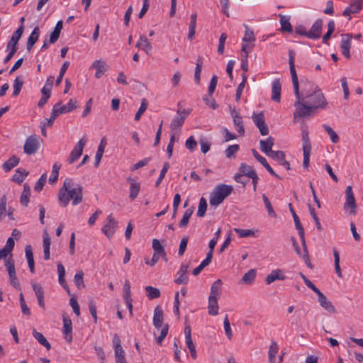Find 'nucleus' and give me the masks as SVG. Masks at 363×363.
I'll return each instance as SVG.
<instances>
[{"mask_svg": "<svg viewBox=\"0 0 363 363\" xmlns=\"http://www.w3.org/2000/svg\"><path fill=\"white\" fill-rule=\"evenodd\" d=\"M295 52L289 51V69L296 101L294 103V122L296 123L298 117L303 118L311 115L317 109H325L328 102L320 89L313 82L301 80V89L295 68Z\"/></svg>", "mask_w": 363, "mask_h": 363, "instance_id": "1", "label": "nucleus"}, {"mask_svg": "<svg viewBox=\"0 0 363 363\" xmlns=\"http://www.w3.org/2000/svg\"><path fill=\"white\" fill-rule=\"evenodd\" d=\"M82 190L83 187L81 184L74 183L71 178H66L58 193L60 206L66 207L71 200L74 206L79 204L83 199Z\"/></svg>", "mask_w": 363, "mask_h": 363, "instance_id": "2", "label": "nucleus"}, {"mask_svg": "<svg viewBox=\"0 0 363 363\" xmlns=\"http://www.w3.org/2000/svg\"><path fill=\"white\" fill-rule=\"evenodd\" d=\"M233 190V188L230 185L221 184L216 186L214 190L211 193L209 199L210 204L213 206H218L232 193Z\"/></svg>", "mask_w": 363, "mask_h": 363, "instance_id": "3", "label": "nucleus"}, {"mask_svg": "<svg viewBox=\"0 0 363 363\" xmlns=\"http://www.w3.org/2000/svg\"><path fill=\"white\" fill-rule=\"evenodd\" d=\"M24 30V26H20L19 28L13 33L11 39L7 43L6 50H10L9 54L6 56L4 60V63L6 64L13 57L14 54L18 50L17 44L18 40L21 39L22 34Z\"/></svg>", "mask_w": 363, "mask_h": 363, "instance_id": "4", "label": "nucleus"}, {"mask_svg": "<svg viewBox=\"0 0 363 363\" xmlns=\"http://www.w3.org/2000/svg\"><path fill=\"white\" fill-rule=\"evenodd\" d=\"M40 147V141L36 135H31L27 138L23 145L24 152L27 155L35 153Z\"/></svg>", "mask_w": 363, "mask_h": 363, "instance_id": "5", "label": "nucleus"}, {"mask_svg": "<svg viewBox=\"0 0 363 363\" xmlns=\"http://www.w3.org/2000/svg\"><path fill=\"white\" fill-rule=\"evenodd\" d=\"M190 111L186 109H178L177 115L174 117L170 124L172 131L177 128H181L183 125L186 118L189 115Z\"/></svg>", "mask_w": 363, "mask_h": 363, "instance_id": "6", "label": "nucleus"}, {"mask_svg": "<svg viewBox=\"0 0 363 363\" xmlns=\"http://www.w3.org/2000/svg\"><path fill=\"white\" fill-rule=\"evenodd\" d=\"M252 121L255 125L259 130L262 135H267L269 133V128L265 123L264 115L263 112L254 113L252 116Z\"/></svg>", "mask_w": 363, "mask_h": 363, "instance_id": "7", "label": "nucleus"}, {"mask_svg": "<svg viewBox=\"0 0 363 363\" xmlns=\"http://www.w3.org/2000/svg\"><path fill=\"white\" fill-rule=\"evenodd\" d=\"M86 143V139L85 137L80 139L77 145L73 148L70 153V156L67 160L69 164H73L76 160H77L82 154L84 147L85 146Z\"/></svg>", "mask_w": 363, "mask_h": 363, "instance_id": "8", "label": "nucleus"}, {"mask_svg": "<svg viewBox=\"0 0 363 363\" xmlns=\"http://www.w3.org/2000/svg\"><path fill=\"white\" fill-rule=\"evenodd\" d=\"M345 196H346V201L344 204V208L346 209L347 208H350V213L355 214L357 204H356L355 199H354V194L352 191V188L351 186H347L346 190H345Z\"/></svg>", "mask_w": 363, "mask_h": 363, "instance_id": "9", "label": "nucleus"}, {"mask_svg": "<svg viewBox=\"0 0 363 363\" xmlns=\"http://www.w3.org/2000/svg\"><path fill=\"white\" fill-rule=\"evenodd\" d=\"M323 21L322 19H317L307 33V38L312 40H317L320 38Z\"/></svg>", "mask_w": 363, "mask_h": 363, "instance_id": "10", "label": "nucleus"}, {"mask_svg": "<svg viewBox=\"0 0 363 363\" xmlns=\"http://www.w3.org/2000/svg\"><path fill=\"white\" fill-rule=\"evenodd\" d=\"M352 34L345 33L341 35V51L342 54L347 59L350 58V50L351 48Z\"/></svg>", "mask_w": 363, "mask_h": 363, "instance_id": "11", "label": "nucleus"}, {"mask_svg": "<svg viewBox=\"0 0 363 363\" xmlns=\"http://www.w3.org/2000/svg\"><path fill=\"white\" fill-rule=\"evenodd\" d=\"M106 220L107 223L103 226L102 232L108 238H111L115 233V229L117 228L118 223L115 220L111 214L107 217Z\"/></svg>", "mask_w": 363, "mask_h": 363, "instance_id": "12", "label": "nucleus"}, {"mask_svg": "<svg viewBox=\"0 0 363 363\" xmlns=\"http://www.w3.org/2000/svg\"><path fill=\"white\" fill-rule=\"evenodd\" d=\"M362 6L363 0H352L350 6L344 10L342 14L345 16H349V19H350L351 14L359 13Z\"/></svg>", "mask_w": 363, "mask_h": 363, "instance_id": "13", "label": "nucleus"}, {"mask_svg": "<svg viewBox=\"0 0 363 363\" xmlns=\"http://www.w3.org/2000/svg\"><path fill=\"white\" fill-rule=\"evenodd\" d=\"M274 143V139L272 136H269L266 140L259 141L261 150L269 157H272L273 155L272 153H275L276 152L272 150Z\"/></svg>", "mask_w": 363, "mask_h": 363, "instance_id": "14", "label": "nucleus"}, {"mask_svg": "<svg viewBox=\"0 0 363 363\" xmlns=\"http://www.w3.org/2000/svg\"><path fill=\"white\" fill-rule=\"evenodd\" d=\"M55 106L57 108V109H58V111H60V113L62 114L73 111L74 109L77 108L78 105L77 100L70 99L69 102L66 105H61V102L60 101L55 104Z\"/></svg>", "mask_w": 363, "mask_h": 363, "instance_id": "15", "label": "nucleus"}, {"mask_svg": "<svg viewBox=\"0 0 363 363\" xmlns=\"http://www.w3.org/2000/svg\"><path fill=\"white\" fill-rule=\"evenodd\" d=\"M301 138L303 141V150H311V144L309 138L308 125L303 123L301 126Z\"/></svg>", "mask_w": 363, "mask_h": 363, "instance_id": "16", "label": "nucleus"}, {"mask_svg": "<svg viewBox=\"0 0 363 363\" xmlns=\"http://www.w3.org/2000/svg\"><path fill=\"white\" fill-rule=\"evenodd\" d=\"M289 210H290V212L291 213L292 216H293V218H294V223H295V226H296V228L298 231V233L299 235V237L301 238V241H303V239H305V234H304V229L300 222V220H299V218L298 216H297V214L296 213L293 206H292V204L291 203H289Z\"/></svg>", "mask_w": 363, "mask_h": 363, "instance_id": "17", "label": "nucleus"}, {"mask_svg": "<svg viewBox=\"0 0 363 363\" xmlns=\"http://www.w3.org/2000/svg\"><path fill=\"white\" fill-rule=\"evenodd\" d=\"M164 313L162 308L157 306L154 310L153 325L156 329L160 330L163 323Z\"/></svg>", "mask_w": 363, "mask_h": 363, "instance_id": "18", "label": "nucleus"}, {"mask_svg": "<svg viewBox=\"0 0 363 363\" xmlns=\"http://www.w3.org/2000/svg\"><path fill=\"white\" fill-rule=\"evenodd\" d=\"M31 285L36 296L39 306L43 308H45L44 291L41 285L35 282H32Z\"/></svg>", "mask_w": 363, "mask_h": 363, "instance_id": "19", "label": "nucleus"}, {"mask_svg": "<svg viewBox=\"0 0 363 363\" xmlns=\"http://www.w3.org/2000/svg\"><path fill=\"white\" fill-rule=\"evenodd\" d=\"M318 298L320 305L325 310H326L329 313H335L336 310L335 306L332 304V303L330 301L327 299L326 296L322 292L318 294Z\"/></svg>", "mask_w": 363, "mask_h": 363, "instance_id": "20", "label": "nucleus"}, {"mask_svg": "<svg viewBox=\"0 0 363 363\" xmlns=\"http://www.w3.org/2000/svg\"><path fill=\"white\" fill-rule=\"evenodd\" d=\"M189 266L184 264H181L180 269L177 272L178 277L174 280L177 284H186L188 281V277L186 275Z\"/></svg>", "mask_w": 363, "mask_h": 363, "instance_id": "21", "label": "nucleus"}, {"mask_svg": "<svg viewBox=\"0 0 363 363\" xmlns=\"http://www.w3.org/2000/svg\"><path fill=\"white\" fill-rule=\"evenodd\" d=\"M281 86L279 79H275L272 84V100L279 102L281 99Z\"/></svg>", "mask_w": 363, "mask_h": 363, "instance_id": "22", "label": "nucleus"}, {"mask_svg": "<svg viewBox=\"0 0 363 363\" xmlns=\"http://www.w3.org/2000/svg\"><path fill=\"white\" fill-rule=\"evenodd\" d=\"M72 324L70 318H63V334L65 336V339L68 342H70L72 340Z\"/></svg>", "mask_w": 363, "mask_h": 363, "instance_id": "23", "label": "nucleus"}, {"mask_svg": "<svg viewBox=\"0 0 363 363\" xmlns=\"http://www.w3.org/2000/svg\"><path fill=\"white\" fill-rule=\"evenodd\" d=\"M57 272H58V281L59 284L67 291L69 294H70V291L69 287L67 284V282L65 279V269L63 264L59 262L57 265Z\"/></svg>", "mask_w": 363, "mask_h": 363, "instance_id": "24", "label": "nucleus"}, {"mask_svg": "<svg viewBox=\"0 0 363 363\" xmlns=\"http://www.w3.org/2000/svg\"><path fill=\"white\" fill-rule=\"evenodd\" d=\"M91 67H94L96 69L95 73V77L97 79L101 78L103 74L107 70V66L104 61L102 60H96L92 65Z\"/></svg>", "mask_w": 363, "mask_h": 363, "instance_id": "25", "label": "nucleus"}, {"mask_svg": "<svg viewBox=\"0 0 363 363\" xmlns=\"http://www.w3.org/2000/svg\"><path fill=\"white\" fill-rule=\"evenodd\" d=\"M222 290V281L221 279H217L214 281L211 286V292L208 298L218 299Z\"/></svg>", "mask_w": 363, "mask_h": 363, "instance_id": "26", "label": "nucleus"}, {"mask_svg": "<svg viewBox=\"0 0 363 363\" xmlns=\"http://www.w3.org/2000/svg\"><path fill=\"white\" fill-rule=\"evenodd\" d=\"M273 155L271 158L277 160L279 164L284 167H285L286 169H290V164L288 161L285 160V154L283 151H276L275 153H272Z\"/></svg>", "mask_w": 363, "mask_h": 363, "instance_id": "27", "label": "nucleus"}, {"mask_svg": "<svg viewBox=\"0 0 363 363\" xmlns=\"http://www.w3.org/2000/svg\"><path fill=\"white\" fill-rule=\"evenodd\" d=\"M128 181L130 182V184L129 197L132 201H133L135 199V198L137 197V196L140 191V185L138 182H135L130 177H129L128 179Z\"/></svg>", "mask_w": 363, "mask_h": 363, "instance_id": "28", "label": "nucleus"}, {"mask_svg": "<svg viewBox=\"0 0 363 363\" xmlns=\"http://www.w3.org/2000/svg\"><path fill=\"white\" fill-rule=\"evenodd\" d=\"M106 145V140L104 138H102L100 144L98 147V150L96 151V155H95V162L94 165L96 167H97L101 160L103 154L104 152L105 147Z\"/></svg>", "mask_w": 363, "mask_h": 363, "instance_id": "29", "label": "nucleus"}, {"mask_svg": "<svg viewBox=\"0 0 363 363\" xmlns=\"http://www.w3.org/2000/svg\"><path fill=\"white\" fill-rule=\"evenodd\" d=\"M137 48H140L143 50H144L146 53H149V52L152 50V45L147 38L144 35H140L139 40L136 44Z\"/></svg>", "mask_w": 363, "mask_h": 363, "instance_id": "30", "label": "nucleus"}, {"mask_svg": "<svg viewBox=\"0 0 363 363\" xmlns=\"http://www.w3.org/2000/svg\"><path fill=\"white\" fill-rule=\"evenodd\" d=\"M33 335L35 337V339L42 345H43L48 350H50L51 345L49 343V342L47 340V339L44 337V335L38 332L35 329L33 330Z\"/></svg>", "mask_w": 363, "mask_h": 363, "instance_id": "31", "label": "nucleus"}, {"mask_svg": "<svg viewBox=\"0 0 363 363\" xmlns=\"http://www.w3.org/2000/svg\"><path fill=\"white\" fill-rule=\"evenodd\" d=\"M280 273H281V271L279 269L272 271L265 278V282L267 284H270L276 280H284L285 277L284 275L280 274Z\"/></svg>", "mask_w": 363, "mask_h": 363, "instance_id": "32", "label": "nucleus"}, {"mask_svg": "<svg viewBox=\"0 0 363 363\" xmlns=\"http://www.w3.org/2000/svg\"><path fill=\"white\" fill-rule=\"evenodd\" d=\"M18 163L19 158L13 155L3 164L2 167L6 172H8L11 171L13 167L17 166Z\"/></svg>", "mask_w": 363, "mask_h": 363, "instance_id": "33", "label": "nucleus"}, {"mask_svg": "<svg viewBox=\"0 0 363 363\" xmlns=\"http://www.w3.org/2000/svg\"><path fill=\"white\" fill-rule=\"evenodd\" d=\"M28 174V172L26 170L18 169L16 170L14 174L13 175L11 180L18 184H21Z\"/></svg>", "mask_w": 363, "mask_h": 363, "instance_id": "34", "label": "nucleus"}, {"mask_svg": "<svg viewBox=\"0 0 363 363\" xmlns=\"http://www.w3.org/2000/svg\"><path fill=\"white\" fill-rule=\"evenodd\" d=\"M239 170L241 174L245 175L248 178H252L255 175L257 174L251 166L247 165L245 163H242L240 164Z\"/></svg>", "mask_w": 363, "mask_h": 363, "instance_id": "35", "label": "nucleus"}, {"mask_svg": "<svg viewBox=\"0 0 363 363\" xmlns=\"http://www.w3.org/2000/svg\"><path fill=\"white\" fill-rule=\"evenodd\" d=\"M280 18V23H281V30L283 32H292V26L289 22V17L286 16L284 15L279 14Z\"/></svg>", "mask_w": 363, "mask_h": 363, "instance_id": "36", "label": "nucleus"}, {"mask_svg": "<svg viewBox=\"0 0 363 363\" xmlns=\"http://www.w3.org/2000/svg\"><path fill=\"white\" fill-rule=\"evenodd\" d=\"M257 274L256 269H250L247 273H245L242 279L241 282L245 284H251L254 282L255 277Z\"/></svg>", "mask_w": 363, "mask_h": 363, "instance_id": "37", "label": "nucleus"}, {"mask_svg": "<svg viewBox=\"0 0 363 363\" xmlns=\"http://www.w3.org/2000/svg\"><path fill=\"white\" fill-rule=\"evenodd\" d=\"M218 299L208 298V313L211 315H216L218 313Z\"/></svg>", "mask_w": 363, "mask_h": 363, "instance_id": "38", "label": "nucleus"}, {"mask_svg": "<svg viewBox=\"0 0 363 363\" xmlns=\"http://www.w3.org/2000/svg\"><path fill=\"white\" fill-rule=\"evenodd\" d=\"M152 247L155 254L161 257H165V250L158 239L155 238L152 240Z\"/></svg>", "mask_w": 363, "mask_h": 363, "instance_id": "39", "label": "nucleus"}, {"mask_svg": "<svg viewBox=\"0 0 363 363\" xmlns=\"http://www.w3.org/2000/svg\"><path fill=\"white\" fill-rule=\"evenodd\" d=\"M194 213V208H190L185 211L182 220L179 223L180 228H186L189 223V218Z\"/></svg>", "mask_w": 363, "mask_h": 363, "instance_id": "40", "label": "nucleus"}, {"mask_svg": "<svg viewBox=\"0 0 363 363\" xmlns=\"http://www.w3.org/2000/svg\"><path fill=\"white\" fill-rule=\"evenodd\" d=\"M61 113H60V111L57 109V108L55 106V105L52 107L50 116L49 118H45L43 122H45L47 123V126L51 127L53 125V123L56 118L60 116Z\"/></svg>", "mask_w": 363, "mask_h": 363, "instance_id": "41", "label": "nucleus"}, {"mask_svg": "<svg viewBox=\"0 0 363 363\" xmlns=\"http://www.w3.org/2000/svg\"><path fill=\"white\" fill-rule=\"evenodd\" d=\"M202 69V58L201 57H199L196 63V67H195V72H194V80L196 84H199L200 83V75Z\"/></svg>", "mask_w": 363, "mask_h": 363, "instance_id": "42", "label": "nucleus"}, {"mask_svg": "<svg viewBox=\"0 0 363 363\" xmlns=\"http://www.w3.org/2000/svg\"><path fill=\"white\" fill-rule=\"evenodd\" d=\"M145 291L147 293V296L149 299H154L159 298L160 296V291L158 289L155 288L151 286H147L145 287Z\"/></svg>", "mask_w": 363, "mask_h": 363, "instance_id": "43", "label": "nucleus"}, {"mask_svg": "<svg viewBox=\"0 0 363 363\" xmlns=\"http://www.w3.org/2000/svg\"><path fill=\"white\" fill-rule=\"evenodd\" d=\"M84 272L80 270L79 271L74 277V281L79 289H84L85 284L84 282Z\"/></svg>", "mask_w": 363, "mask_h": 363, "instance_id": "44", "label": "nucleus"}, {"mask_svg": "<svg viewBox=\"0 0 363 363\" xmlns=\"http://www.w3.org/2000/svg\"><path fill=\"white\" fill-rule=\"evenodd\" d=\"M5 267L8 272L9 276L16 274L15 269V262L11 256L5 260Z\"/></svg>", "mask_w": 363, "mask_h": 363, "instance_id": "45", "label": "nucleus"}, {"mask_svg": "<svg viewBox=\"0 0 363 363\" xmlns=\"http://www.w3.org/2000/svg\"><path fill=\"white\" fill-rule=\"evenodd\" d=\"M23 82L20 77H16L13 82V96H17L23 87Z\"/></svg>", "mask_w": 363, "mask_h": 363, "instance_id": "46", "label": "nucleus"}, {"mask_svg": "<svg viewBox=\"0 0 363 363\" xmlns=\"http://www.w3.org/2000/svg\"><path fill=\"white\" fill-rule=\"evenodd\" d=\"M206 209H207V201L203 197H201L199 201L197 216L201 218L203 217L206 214Z\"/></svg>", "mask_w": 363, "mask_h": 363, "instance_id": "47", "label": "nucleus"}, {"mask_svg": "<svg viewBox=\"0 0 363 363\" xmlns=\"http://www.w3.org/2000/svg\"><path fill=\"white\" fill-rule=\"evenodd\" d=\"M323 127L329 135L331 142L333 143H337L339 141V137L337 134L333 130V129L330 126L325 124H324Z\"/></svg>", "mask_w": 363, "mask_h": 363, "instance_id": "48", "label": "nucleus"}, {"mask_svg": "<svg viewBox=\"0 0 363 363\" xmlns=\"http://www.w3.org/2000/svg\"><path fill=\"white\" fill-rule=\"evenodd\" d=\"M262 199H263V201H264V203L265 204V207L267 208V213H268L269 216H271V217H273V218H276L277 217V214H276L275 211L273 209V207H272V205L270 201L266 196L265 194H262Z\"/></svg>", "mask_w": 363, "mask_h": 363, "instance_id": "49", "label": "nucleus"}, {"mask_svg": "<svg viewBox=\"0 0 363 363\" xmlns=\"http://www.w3.org/2000/svg\"><path fill=\"white\" fill-rule=\"evenodd\" d=\"M301 245L303 246V259H304V262L306 263V264L311 269H313V265L311 263V261H310V259H309V255H308V249H307V246H306V240L303 239V241H301Z\"/></svg>", "mask_w": 363, "mask_h": 363, "instance_id": "50", "label": "nucleus"}, {"mask_svg": "<svg viewBox=\"0 0 363 363\" xmlns=\"http://www.w3.org/2000/svg\"><path fill=\"white\" fill-rule=\"evenodd\" d=\"M147 101L145 99H143L142 100V102H141V104H140V106L139 108V109L138 110L136 114L135 115V121H139L141 118V116L144 113V112L146 111V109L147 108Z\"/></svg>", "mask_w": 363, "mask_h": 363, "instance_id": "51", "label": "nucleus"}, {"mask_svg": "<svg viewBox=\"0 0 363 363\" xmlns=\"http://www.w3.org/2000/svg\"><path fill=\"white\" fill-rule=\"evenodd\" d=\"M245 28V35L242 38L243 42H254L255 40L253 30H250L247 26L244 25Z\"/></svg>", "mask_w": 363, "mask_h": 363, "instance_id": "52", "label": "nucleus"}, {"mask_svg": "<svg viewBox=\"0 0 363 363\" xmlns=\"http://www.w3.org/2000/svg\"><path fill=\"white\" fill-rule=\"evenodd\" d=\"M239 149L240 147L237 144L228 146L225 151V157L227 158L235 157V154L239 150Z\"/></svg>", "mask_w": 363, "mask_h": 363, "instance_id": "53", "label": "nucleus"}, {"mask_svg": "<svg viewBox=\"0 0 363 363\" xmlns=\"http://www.w3.org/2000/svg\"><path fill=\"white\" fill-rule=\"evenodd\" d=\"M69 65V62H65L60 69V74L56 79L55 84L56 86H59L62 81V78L65 75V72L67 71L68 67Z\"/></svg>", "mask_w": 363, "mask_h": 363, "instance_id": "54", "label": "nucleus"}, {"mask_svg": "<svg viewBox=\"0 0 363 363\" xmlns=\"http://www.w3.org/2000/svg\"><path fill=\"white\" fill-rule=\"evenodd\" d=\"M47 175L45 173L43 174L38 181L36 182L34 189L35 191L40 192L46 183Z\"/></svg>", "mask_w": 363, "mask_h": 363, "instance_id": "55", "label": "nucleus"}, {"mask_svg": "<svg viewBox=\"0 0 363 363\" xmlns=\"http://www.w3.org/2000/svg\"><path fill=\"white\" fill-rule=\"evenodd\" d=\"M233 123H234L235 126L237 128L238 132L240 135H244V133H245V128H244V125H243L242 117L240 116V117H238L237 118H234L233 119Z\"/></svg>", "mask_w": 363, "mask_h": 363, "instance_id": "56", "label": "nucleus"}, {"mask_svg": "<svg viewBox=\"0 0 363 363\" xmlns=\"http://www.w3.org/2000/svg\"><path fill=\"white\" fill-rule=\"evenodd\" d=\"M223 325H224V330H225V333L226 336L228 337V338L229 340H231L233 333H232V330L230 328V321H229L228 315H225V316Z\"/></svg>", "mask_w": 363, "mask_h": 363, "instance_id": "57", "label": "nucleus"}, {"mask_svg": "<svg viewBox=\"0 0 363 363\" xmlns=\"http://www.w3.org/2000/svg\"><path fill=\"white\" fill-rule=\"evenodd\" d=\"M6 203L7 198L6 195H3L0 200V220H1L5 216Z\"/></svg>", "mask_w": 363, "mask_h": 363, "instance_id": "58", "label": "nucleus"}, {"mask_svg": "<svg viewBox=\"0 0 363 363\" xmlns=\"http://www.w3.org/2000/svg\"><path fill=\"white\" fill-rule=\"evenodd\" d=\"M279 347L277 344L274 342H273L270 346L269 350V362H272V360H274V357L278 352Z\"/></svg>", "mask_w": 363, "mask_h": 363, "instance_id": "59", "label": "nucleus"}, {"mask_svg": "<svg viewBox=\"0 0 363 363\" xmlns=\"http://www.w3.org/2000/svg\"><path fill=\"white\" fill-rule=\"evenodd\" d=\"M234 231L238 234L240 238H246L254 235V231L250 229L234 228Z\"/></svg>", "mask_w": 363, "mask_h": 363, "instance_id": "60", "label": "nucleus"}, {"mask_svg": "<svg viewBox=\"0 0 363 363\" xmlns=\"http://www.w3.org/2000/svg\"><path fill=\"white\" fill-rule=\"evenodd\" d=\"M188 242H189V237H187V236L184 237L181 240V242H180V244H179V250H178V255L179 256H182L184 255V252L186 250Z\"/></svg>", "mask_w": 363, "mask_h": 363, "instance_id": "61", "label": "nucleus"}, {"mask_svg": "<svg viewBox=\"0 0 363 363\" xmlns=\"http://www.w3.org/2000/svg\"><path fill=\"white\" fill-rule=\"evenodd\" d=\"M39 35H40V30H39V28L38 27H35L31 34L30 35V36L28 37V40L30 43H35L38 40V38H39Z\"/></svg>", "mask_w": 363, "mask_h": 363, "instance_id": "62", "label": "nucleus"}, {"mask_svg": "<svg viewBox=\"0 0 363 363\" xmlns=\"http://www.w3.org/2000/svg\"><path fill=\"white\" fill-rule=\"evenodd\" d=\"M185 146L187 149H189L190 151H193L196 149V146H197V143L196 141L194 140V137L193 136H191L189 137L186 143H185Z\"/></svg>", "mask_w": 363, "mask_h": 363, "instance_id": "63", "label": "nucleus"}, {"mask_svg": "<svg viewBox=\"0 0 363 363\" xmlns=\"http://www.w3.org/2000/svg\"><path fill=\"white\" fill-rule=\"evenodd\" d=\"M201 145V150L203 154H206L210 150L211 143L204 138H202L199 140Z\"/></svg>", "mask_w": 363, "mask_h": 363, "instance_id": "64", "label": "nucleus"}]
</instances>
